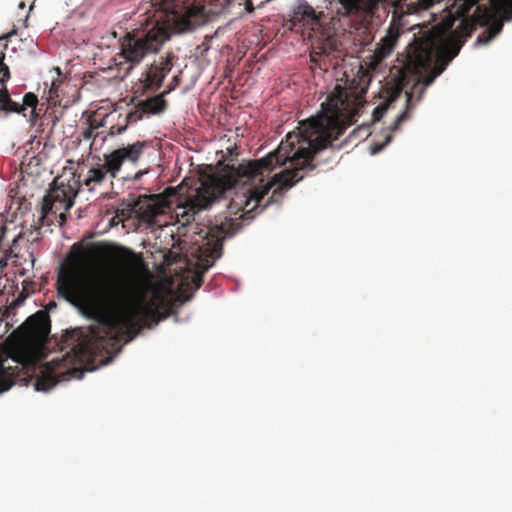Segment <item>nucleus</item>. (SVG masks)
I'll use <instances>...</instances> for the list:
<instances>
[{
  "label": "nucleus",
  "mask_w": 512,
  "mask_h": 512,
  "mask_svg": "<svg viewBox=\"0 0 512 512\" xmlns=\"http://www.w3.org/2000/svg\"><path fill=\"white\" fill-rule=\"evenodd\" d=\"M501 29H502V23H496L493 27L490 28L491 37L498 34Z\"/></svg>",
  "instance_id": "30"
},
{
  "label": "nucleus",
  "mask_w": 512,
  "mask_h": 512,
  "mask_svg": "<svg viewBox=\"0 0 512 512\" xmlns=\"http://www.w3.org/2000/svg\"><path fill=\"white\" fill-rule=\"evenodd\" d=\"M451 27H452V22L447 23L446 29H451Z\"/></svg>",
  "instance_id": "37"
},
{
  "label": "nucleus",
  "mask_w": 512,
  "mask_h": 512,
  "mask_svg": "<svg viewBox=\"0 0 512 512\" xmlns=\"http://www.w3.org/2000/svg\"><path fill=\"white\" fill-rule=\"evenodd\" d=\"M446 66H391L390 80L387 81L384 101L374 108L372 123L382 119L393 102L398 99L405 89L406 110L397 116L390 129L397 131L399 126L409 117V111L415 103L422 100L425 90L441 75Z\"/></svg>",
  "instance_id": "3"
},
{
  "label": "nucleus",
  "mask_w": 512,
  "mask_h": 512,
  "mask_svg": "<svg viewBox=\"0 0 512 512\" xmlns=\"http://www.w3.org/2000/svg\"><path fill=\"white\" fill-rule=\"evenodd\" d=\"M0 266H6V260H0Z\"/></svg>",
  "instance_id": "36"
},
{
  "label": "nucleus",
  "mask_w": 512,
  "mask_h": 512,
  "mask_svg": "<svg viewBox=\"0 0 512 512\" xmlns=\"http://www.w3.org/2000/svg\"><path fill=\"white\" fill-rule=\"evenodd\" d=\"M6 44L0 43V64H4Z\"/></svg>",
  "instance_id": "31"
},
{
  "label": "nucleus",
  "mask_w": 512,
  "mask_h": 512,
  "mask_svg": "<svg viewBox=\"0 0 512 512\" xmlns=\"http://www.w3.org/2000/svg\"><path fill=\"white\" fill-rule=\"evenodd\" d=\"M137 213L142 221L150 225L156 224V218L162 213L161 205L152 198H147L137 204Z\"/></svg>",
  "instance_id": "18"
},
{
  "label": "nucleus",
  "mask_w": 512,
  "mask_h": 512,
  "mask_svg": "<svg viewBox=\"0 0 512 512\" xmlns=\"http://www.w3.org/2000/svg\"><path fill=\"white\" fill-rule=\"evenodd\" d=\"M387 0H331V9L346 18L355 29H368L387 16Z\"/></svg>",
  "instance_id": "7"
},
{
  "label": "nucleus",
  "mask_w": 512,
  "mask_h": 512,
  "mask_svg": "<svg viewBox=\"0 0 512 512\" xmlns=\"http://www.w3.org/2000/svg\"><path fill=\"white\" fill-rule=\"evenodd\" d=\"M14 385V371L12 367H5L0 363V394L8 391Z\"/></svg>",
  "instance_id": "20"
},
{
  "label": "nucleus",
  "mask_w": 512,
  "mask_h": 512,
  "mask_svg": "<svg viewBox=\"0 0 512 512\" xmlns=\"http://www.w3.org/2000/svg\"><path fill=\"white\" fill-rule=\"evenodd\" d=\"M179 83V76L176 75L173 77L171 83L167 86V89H165L161 94H164L167 95L168 93H170L172 90L175 89V87L178 85Z\"/></svg>",
  "instance_id": "29"
},
{
  "label": "nucleus",
  "mask_w": 512,
  "mask_h": 512,
  "mask_svg": "<svg viewBox=\"0 0 512 512\" xmlns=\"http://www.w3.org/2000/svg\"><path fill=\"white\" fill-rule=\"evenodd\" d=\"M498 9L504 21L512 20V0H499Z\"/></svg>",
  "instance_id": "25"
},
{
  "label": "nucleus",
  "mask_w": 512,
  "mask_h": 512,
  "mask_svg": "<svg viewBox=\"0 0 512 512\" xmlns=\"http://www.w3.org/2000/svg\"><path fill=\"white\" fill-rule=\"evenodd\" d=\"M345 66H333L337 78V84L321 104V113L301 123L298 132L288 133L286 139L281 141L279 147L266 157L241 163L239 165H227L223 175V188H233L237 185H246L259 178L264 181L276 167L290 164L288 169L275 174L270 182L263 186H255L248 189L242 195L232 199L229 210L237 214L242 211L238 219H233L239 224V219H252V212L260 205L274 185L271 198L281 189H289L304 178L305 173L310 172L326 163L333 155V149H339L341 145L334 146V141L345 130L357 122V117L363 112L366 102L363 95L366 93L372 79V70L377 66H355L351 69L353 74L349 76L344 70Z\"/></svg>",
  "instance_id": "2"
},
{
  "label": "nucleus",
  "mask_w": 512,
  "mask_h": 512,
  "mask_svg": "<svg viewBox=\"0 0 512 512\" xmlns=\"http://www.w3.org/2000/svg\"><path fill=\"white\" fill-rule=\"evenodd\" d=\"M127 127H128L127 124L123 120V123H118V124L112 125L110 127L109 135L114 136V135L121 134L123 131L126 130Z\"/></svg>",
  "instance_id": "28"
},
{
  "label": "nucleus",
  "mask_w": 512,
  "mask_h": 512,
  "mask_svg": "<svg viewBox=\"0 0 512 512\" xmlns=\"http://www.w3.org/2000/svg\"><path fill=\"white\" fill-rule=\"evenodd\" d=\"M319 15L316 14L313 7L308 4L299 5L293 12L292 23L315 30L319 25Z\"/></svg>",
  "instance_id": "16"
},
{
  "label": "nucleus",
  "mask_w": 512,
  "mask_h": 512,
  "mask_svg": "<svg viewBox=\"0 0 512 512\" xmlns=\"http://www.w3.org/2000/svg\"><path fill=\"white\" fill-rule=\"evenodd\" d=\"M475 18H476L477 20H480V18H481V17H480L479 15H475Z\"/></svg>",
  "instance_id": "40"
},
{
  "label": "nucleus",
  "mask_w": 512,
  "mask_h": 512,
  "mask_svg": "<svg viewBox=\"0 0 512 512\" xmlns=\"http://www.w3.org/2000/svg\"><path fill=\"white\" fill-rule=\"evenodd\" d=\"M392 140V136L391 135H387L386 138H385V141L383 143H375L373 144L371 147H370V153L372 155H375L379 152H381L384 147L390 143V141Z\"/></svg>",
  "instance_id": "27"
},
{
  "label": "nucleus",
  "mask_w": 512,
  "mask_h": 512,
  "mask_svg": "<svg viewBox=\"0 0 512 512\" xmlns=\"http://www.w3.org/2000/svg\"><path fill=\"white\" fill-rule=\"evenodd\" d=\"M211 186L203 184L202 188L198 190L194 199L190 200L188 207L181 214L184 223H190L195 220V215L207 209L217 198L214 192L210 193Z\"/></svg>",
  "instance_id": "13"
},
{
  "label": "nucleus",
  "mask_w": 512,
  "mask_h": 512,
  "mask_svg": "<svg viewBox=\"0 0 512 512\" xmlns=\"http://www.w3.org/2000/svg\"><path fill=\"white\" fill-rule=\"evenodd\" d=\"M76 192L70 184L64 183L59 177L55 178L43 198L40 223L42 226L51 225L55 221L62 226L66 220V212L74 205Z\"/></svg>",
  "instance_id": "9"
},
{
  "label": "nucleus",
  "mask_w": 512,
  "mask_h": 512,
  "mask_svg": "<svg viewBox=\"0 0 512 512\" xmlns=\"http://www.w3.org/2000/svg\"><path fill=\"white\" fill-rule=\"evenodd\" d=\"M431 31L415 38L406 48L407 60L402 64H449L459 53L460 44Z\"/></svg>",
  "instance_id": "5"
},
{
  "label": "nucleus",
  "mask_w": 512,
  "mask_h": 512,
  "mask_svg": "<svg viewBox=\"0 0 512 512\" xmlns=\"http://www.w3.org/2000/svg\"><path fill=\"white\" fill-rule=\"evenodd\" d=\"M166 67L167 66H149V69L144 74V78L140 79L139 85L135 88V94L141 96L158 89L166 74L170 71V69H166Z\"/></svg>",
  "instance_id": "14"
},
{
  "label": "nucleus",
  "mask_w": 512,
  "mask_h": 512,
  "mask_svg": "<svg viewBox=\"0 0 512 512\" xmlns=\"http://www.w3.org/2000/svg\"><path fill=\"white\" fill-rule=\"evenodd\" d=\"M146 115H157L166 110L167 102L164 94H158L138 102Z\"/></svg>",
  "instance_id": "19"
},
{
  "label": "nucleus",
  "mask_w": 512,
  "mask_h": 512,
  "mask_svg": "<svg viewBox=\"0 0 512 512\" xmlns=\"http://www.w3.org/2000/svg\"><path fill=\"white\" fill-rule=\"evenodd\" d=\"M481 10H482V7H481V6H479V5H478V6H476L475 14H476L477 12L481 11Z\"/></svg>",
  "instance_id": "35"
},
{
  "label": "nucleus",
  "mask_w": 512,
  "mask_h": 512,
  "mask_svg": "<svg viewBox=\"0 0 512 512\" xmlns=\"http://www.w3.org/2000/svg\"><path fill=\"white\" fill-rule=\"evenodd\" d=\"M38 98L32 93L28 92L23 96L22 104H20L21 113L28 108H31L30 116L35 119L39 116L37 112Z\"/></svg>",
  "instance_id": "21"
},
{
  "label": "nucleus",
  "mask_w": 512,
  "mask_h": 512,
  "mask_svg": "<svg viewBox=\"0 0 512 512\" xmlns=\"http://www.w3.org/2000/svg\"><path fill=\"white\" fill-rule=\"evenodd\" d=\"M232 73V68L230 66H225V70H224V76L225 77H231Z\"/></svg>",
  "instance_id": "32"
},
{
  "label": "nucleus",
  "mask_w": 512,
  "mask_h": 512,
  "mask_svg": "<svg viewBox=\"0 0 512 512\" xmlns=\"http://www.w3.org/2000/svg\"><path fill=\"white\" fill-rule=\"evenodd\" d=\"M141 175H142V173H141V172H138V173L135 175V179H139Z\"/></svg>",
  "instance_id": "38"
},
{
  "label": "nucleus",
  "mask_w": 512,
  "mask_h": 512,
  "mask_svg": "<svg viewBox=\"0 0 512 512\" xmlns=\"http://www.w3.org/2000/svg\"><path fill=\"white\" fill-rule=\"evenodd\" d=\"M239 228V224L233 220L231 217H218L211 224L209 228V238L208 245H212L209 250L208 257L211 258V262L206 260V264L203 267L201 272H197L192 277V283L194 285L195 290L199 289L203 284V276L204 273L213 265L215 260L219 259L222 256L223 250V241L226 237L233 236Z\"/></svg>",
  "instance_id": "10"
},
{
  "label": "nucleus",
  "mask_w": 512,
  "mask_h": 512,
  "mask_svg": "<svg viewBox=\"0 0 512 512\" xmlns=\"http://www.w3.org/2000/svg\"><path fill=\"white\" fill-rule=\"evenodd\" d=\"M438 0H393L392 18L385 35L380 39L373 53V60L368 64H380L389 57L404 29L408 25L406 17L422 10H427ZM367 64V62L365 63Z\"/></svg>",
  "instance_id": "6"
},
{
  "label": "nucleus",
  "mask_w": 512,
  "mask_h": 512,
  "mask_svg": "<svg viewBox=\"0 0 512 512\" xmlns=\"http://www.w3.org/2000/svg\"><path fill=\"white\" fill-rule=\"evenodd\" d=\"M480 0H456L454 7L456 13L462 17L469 15L470 10L478 4Z\"/></svg>",
  "instance_id": "23"
},
{
  "label": "nucleus",
  "mask_w": 512,
  "mask_h": 512,
  "mask_svg": "<svg viewBox=\"0 0 512 512\" xmlns=\"http://www.w3.org/2000/svg\"><path fill=\"white\" fill-rule=\"evenodd\" d=\"M92 133H93L92 128H89V129H87V130L84 132V134H83V135H84V137H85V138H87V139H88V138L92 137Z\"/></svg>",
  "instance_id": "33"
},
{
  "label": "nucleus",
  "mask_w": 512,
  "mask_h": 512,
  "mask_svg": "<svg viewBox=\"0 0 512 512\" xmlns=\"http://www.w3.org/2000/svg\"><path fill=\"white\" fill-rule=\"evenodd\" d=\"M488 14H489V11L487 10V8L483 7V18L487 19L488 18Z\"/></svg>",
  "instance_id": "34"
},
{
  "label": "nucleus",
  "mask_w": 512,
  "mask_h": 512,
  "mask_svg": "<svg viewBox=\"0 0 512 512\" xmlns=\"http://www.w3.org/2000/svg\"><path fill=\"white\" fill-rule=\"evenodd\" d=\"M151 146V141H136L132 144L122 146L109 154H105L108 159V166L112 172L121 170L124 162L137 164L143 156L145 150Z\"/></svg>",
  "instance_id": "12"
},
{
  "label": "nucleus",
  "mask_w": 512,
  "mask_h": 512,
  "mask_svg": "<svg viewBox=\"0 0 512 512\" xmlns=\"http://www.w3.org/2000/svg\"><path fill=\"white\" fill-rule=\"evenodd\" d=\"M144 115H146L145 110H143L141 108V106L139 105V103H137L135 105V107L133 108V110H131L129 113H127L125 115L123 120L125 121V123L128 126L129 124H134V123L142 120Z\"/></svg>",
  "instance_id": "24"
},
{
  "label": "nucleus",
  "mask_w": 512,
  "mask_h": 512,
  "mask_svg": "<svg viewBox=\"0 0 512 512\" xmlns=\"http://www.w3.org/2000/svg\"><path fill=\"white\" fill-rule=\"evenodd\" d=\"M100 71L102 73H104V74H108L107 77L103 76L104 80H108V81H111V80L121 81L123 79V77L120 76L119 66L109 65L107 67L101 68Z\"/></svg>",
  "instance_id": "26"
},
{
  "label": "nucleus",
  "mask_w": 512,
  "mask_h": 512,
  "mask_svg": "<svg viewBox=\"0 0 512 512\" xmlns=\"http://www.w3.org/2000/svg\"><path fill=\"white\" fill-rule=\"evenodd\" d=\"M19 7H20L21 9H23V8H25V4H24L23 2H21V3L19 4Z\"/></svg>",
  "instance_id": "39"
},
{
  "label": "nucleus",
  "mask_w": 512,
  "mask_h": 512,
  "mask_svg": "<svg viewBox=\"0 0 512 512\" xmlns=\"http://www.w3.org/2000/svg\"><path fill=\"white\" fill-rule=\"evenodd\" d=\"M168 38V27L156 22L151 28L127 33L121 42V53L127 61L137 63L146 55L157 53Z\"/></svg>",
  "instance_id": "8"
},
{
  "label": "nucleus",
  "mask_w": 512,
  "mask_h": 512,
  "mask_svg": "<svg viewBox=\"0 0 512 512\" xmlns=\"http://www.w3.org/2000/svg\"><path fill=\"white\" fill-rule=\"evenodd\" d=\"M143 262L132 250L107 242L88 244L81 254H72L60 267L57 293L95 320L88 327L66 330L60 339L61 357L48 362L35 381L37 391L57 383L81 378L82 365L98 356L111 355L121 343L135 338L142 328L166 319L172 303L158 291L132 280Z\"/></svg>",
  "instance_id": "1"
},
{
  "label": "nucleus",
  "mask_w": 512,
  "mask_h": 512,
  "mask_svg": "<svg viewBox=\"0 0 512 512\" xmlns=\"http://www.w3.org/2000/svg\"><path fill=\"white\" fill-rule=\"evenodd\" d=\"M164 64H165V65L170 64V60H167Z\"/></svg>",
  "instance_id": "42"
},
{
  "label": "nucleus",
  "mask_w": 512,
  "mask_h": 512,
  "mask_svg": "<svg viewBox=\"0 0 512 512\" xmlns=\"http://www.w3.org/2000/svg\"><path fill=\"white\" fill-rule=\"evenodd\" d=\"M131 68H133V65H130V66H129V69H127L126 73H128V71H129Z\"/></svg>",
  "instance_id": "41"
},
{
  "label": "nucleus",
  "mask_w": 512,
  "mask_h": 512,
  "mask_svg": "<svg viewBox=\"0 0 512 512\" xmlns=\"http://www.w3.org/2000/svg\"><path fill=\"white\" fill-rule=\"evenodd\" d=\"M51 71L56 73L57 78L53 79L51 82V86L49 89L50 100L54 99L55 97H58V89L66 78V76L62 73L59 66H54Z\"/></svg>",
  "instance_id": "22"
},
{
  "label": "nucleus",
  "mask_w": 512,
  "mask_h": 512,
  "mask_svg": "<svg viewBox=\"0 0 512 512\" xmlns=\"http://www.w3.org/2000/svg\"><path fill=\"white\" fill-rule=\"evenodd\" d=\"M205 21V8L200 4H184L181 7L174 5L170 10L167 9L169 28L177 32L192 30Z\"/></svg>",
  "instance_id": "11"
},
{
  "label": "nucleus",
  "mask_w": 512,
  "mask_h": 512,
  "mask_svg": "<svg viewBox=\"0 0 512 512\" xmlns=\"http://www.w3.org/2000/svg\"><path fill=\"white\" fill-rule=\"evenodd\" d=\"M50 333V319L37 311L12 333L17 359L24 366H36L43 358L44 344Z\"/></svg>",
  "instance_id": "4"
},
{
  "label": "nucleus",
  "mask_w": 512,
  "mask_h": 512,
  "mask_svg": "<svg viewBox=\"0 0 512 512\" xmlns=\"http://www.w3.org/2000/svg\"><path fill=\"white\" fill-rule=\"evenodd\" d=\"M9 78V66H0V108L6 112L21 113L20 104L10 98L6 88L5 83Z\"/></svg>",
  "instance_id": "17"
},
{
  "label": "nucleus",
  "mask_w": 512,
  "mask_h": 512,
  "mask_svg": "<svg viewBox=\"0 0 512 512\" xmlns=\"http://www.w3.org/2000/svg\"><path fill=\"white\" fill-rule=\"evenodd\" d=\"M108 175L110 178H115L118 173L109 169L108 159L104 155V163L90 168L82 180L79 175V183L81 186L87 187L89 191H93L96 186L101 185L107 179Z\"/></svg>",
  "instance_id": "15"
}]
</instances>
